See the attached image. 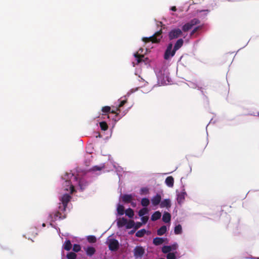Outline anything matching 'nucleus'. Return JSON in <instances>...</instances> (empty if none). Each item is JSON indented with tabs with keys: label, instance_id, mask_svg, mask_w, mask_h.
I'll list each match as a JSON object with an SVG mask.
<instances>
[{
	"label": "nucleus",
	"instance_id": "f257e3e1",
	"mask_svg": "<svg viewBox=\"0 0 259 259\" xmlns=\"http://www.w3.org/2000/svg\"><path fill=\"white\" fill-rule=\"evenodd\" d=\"M87 185L88 182L82 172L66 173L62 179L61 196H60L62 204L59 207V211H65L71 198L70 195L78 190H82Z\"/></svg>",
	"mask_w": 259,
	"mask_h": 259
},
{
	"label": "nucleus",
	"instance_id": "f03ea898",
	"mask_svg": "<svg viewBox=\"0 0 259 259\" xmlns=\"http://www.w3.org/2000/svg\"><path fill=\"white\" fill-rule=\"evenodd\" d=\"M117 224L119 228L125 227L126 229L134 228L136 230L139 228L143 224L140 222L135 223L133 220H128L122 218L117 219Z\"/></svg>",
	"mask_w": 259,
	"mask_h": 259
},
{
	"label": "nucleus",
	"instance_id": "7ed1b4c3",
	"mask_svg": "<svg viewBox=\"0 0 259 259\" xmlns=\"http://www.w3.org/2000/svg\"><path fill=\"white\" fill-rule=\"evenodd\" d=\"M178 247L177 243H174L169 246H164L162 248V251L164 253H167V259H177L178 255L177 249Z\"/></svg>",
	"mask_w": 259,
	"mask_h": 259
},
{
	"label": "nucleus",
	"instance_id": "20e7f679",
	"mask_svg": "<svg viewBox=\"0 0 259 259\" xmlns=\"http://www.w3.org/2000/svg\"><path fill=\"white\" fill-rule=\"evenodd\" d=\"M144 51V50L142 48H141L139 50V51L134 54L135 57V61L133 62V64L134 66L135 65L138 64L139 63H142V62H144L146 63V61L145 59H147V58H145L143 52Z\"/></svg>",
	"mask_w": 259,
	"mask_h": 259
},
{
	"label": "nucleus",
	"instance_id": "39448f33",
	"mask_svg": "<svg viewBox=\"0 0 259 259\" xmlns=\"http://www.w3.org/2000/svg\"><path fill=\"white\" fill-rule=\"evenodd\" d=\"M107 244L111 250L114 251L118 249L119 247L118 241L112 236H109L107 240Z\"/></svg>",
	"mask_w": 259,
	"mask_h": 259
},
{
	"label": "nucleus",
	"instance_id": "423d86ee",
	"mask_svg": "<svg viewBox=\"0 0 259 259\" xmlns=\"http://www.w3.org/2000/svg\"><path fill=\"white\" fill-rule=\"evenodd\" d=\"M161 33L160 31H158L155 33L153 36L149 37H144L143 40L146 42H157L161 38Z\"/></svg>",
	"mask_w": 259,
	"mask_h": 259
},
{
	"label": "nucleus",
	"instance_id": "0eeeda50",
	"mask_svg": "<svg viewBox=\"0 0 259 259\" xmlns=\"http://www.w3.org/2000/svg\"><path fill=\"white\" fill-rule=\"evenodd\" d=\"M176 50L174 49H172V44H169L164 54V59L166 60L170 59L174 56Z\"/></svg>",
	"mask_w": 259,
	"mask_h": 259
},
{
	"label": "nucleus",
	"instance_id": "6e6552de",
	"mask_svg": "<svg viewBox=\"0 0 259 259\" xmlns=\"http://www.w3.org/2000/svg\"><path fill=\"white\" fill-rule=\"evenodd\" d=\"M199 21L197 19H193L190 22L183 25L182 29L184 31H187L191 29L194 25L199 23Z\"/></svg>",
	"mask_w": 259,
	"mask_h": 259
},
{
	"label": "nucleus",
	"instance_id": "1a4fd4ad",
	"mask_svg": "<svg viewBox=\"0 0 259 259\" xmlns=\"http://www.w3.org/2000/svg\"><path fill=\"white\" fill-rule=\"evenodd\" d=\"M182 32L181 29L176 28L171 30L169 33V37L170 39H173L178 38L181 36Z\"/></svg>",
	"mask_w": 259,
	"mask_h": 259
},
{
	"label": "nucleus",
	"instance_id": "9d476101",
	"mask_svg": "<svg viewBox=\"0 0 259 259\" xmlns=\"http://www.w3.org/2000/svg\"><path fill=\"white\" fill-rule=\"evenodd\" d=\"M63 218H64V216H63L59 211L50 214L49 219L50 222V225L52 226V222Z\"/></svg>",
	"mask_w": 259,
	"mask_h": 259
},
{
	"label": "nucleus",
	"instance_id": "9b49d317",
	"mask_svg": "<svg viewBox=\"0 0 259 259\" xmlns=\"http://www.w3.org/2000/svg\"><path fill=\"white\" fill-rule=\"evenodd\" d=\"M186 195L187 194L184 190H183L181 192L177 191V199L178 203L181 204L184 202Z\"/></svg>",
	"mask_w": 259,
	"mask_h": 259
},
{
	"label": "nucleus",
	"instance_id": "f8f14e48",
	"mask_svg": "<svg viewBox=\"0 0 259 259\" xmlns=\"http://www.w3.org/2000/svg\"><path fill=\"white\" fill-rule=\"evenodd\" d=\"M144 253V249L140 246H137L134 249V255L136 258L141 257Z\"/></svg>",
	"mask_w": 259,
	"mask_h": 259
},
{
	"label": "nucleus",
	"instance_id": "ddd939ff",
	"mask_svg": "<svg viewBox=\"0 0 259 259\" xmlns=\"http://www.w3.org/2000/svg\"><path fill=\"white\" fill-rule=\"evenodd\" d=\"M161 199V197L159 194H156L153 196L151 199L152 205L154 206L158 205L160 203Z\"/></svg>",
	"mask_w": 259,
	"mask_h": 259
},
{
	"label": "nucleus",
	"instance_id": "4468645a",
	"mask_svg": "<svg viewBox=\"0 0 259 259\" xmlns=\"http://www.w3.org/2000/svg\"><path fill=\"white\" fill-rule=\"evenodd\" d=\"M171 206L170 200L169 199H164L162 201H160V206L161 208L165 207L168 208Z\"/></svg>",
	"mask_w": 259,
	"mask_h": 259
},
{
	"label": "nucleus",
	"instance_id": "2eb2a0df",
	"mask_svg": "<svg viewBox=\"0 0 259 259\" xmlns=\"http://www.w3.org/2000/svg\"><path fill=\"white\" fill-rule=\"evenodd\" d=\"M171 219V215L167 212H165L162 216V221L165 223H169Z\"/></svg>",
	"mask_w": 259,
	"mask_h": 259
},
{
	"label": "nucleus",
	"instance_id": "dca6fc26",
	"mask_svg": "<svg viewBox=\"0 0 259 259\" xmlns=\"http://www.w3.org/2000/svg\"><path fill=\"white\" fill-rule=\"evenodd\" d=\"M165 182L167 186L172 187L174 186V178L171 176L168 177L165 179Z\"/></svg>",
	"mask_w": 259,
	"mask_h": 259
},
{
	"label": "nucleus",
	"instance_id": "f3484780",
	"mask_svg": "<svg viewBox=\"0 0 259 259\" xmlns=\"http://www.w3.org/2000/svg\"><path fill=\"white\" fill-rule=\"evenodd\" d=\"M85 251L88 255L91 256L94 254L95 249L92 246H88L85 248Z\"/></svg>",
	"mask_w": 259,
	"mask_h": 259
},
{
	"label": "nucleus",
	"instance_id": "a211bd4d",
	"mask_svg": "<svg viewBox=\"0 0 259 259\" xmlns=\"http://www.w3.org/2000/svg\"><path fill=\"white\" fill-rule=\"evenodd\" d=\"M161 213L159 211H155L151 216V220L153 221H156L160 218Z\"/></svg>",
	"mask_w": 259,
	"mask_h": 259
},
{
	"label": "nucleus",
	"instance_id": "6ab92c4d",
	"mask_svg": "<svg viewBox=\"0 0 259 259\" xmlns=\"http://www.w3.org/2000/svg\"><path fill=\"white\" fill-rule=\"evenodd\" d=\"M183 44V40L182 39H179L177 40L176 42L175 46H174V49L176 50H178L179 49H180Z\"/></svg>",
	"mask_w": 259,
	"mask_h": 259
},
{
	"label": "nucleus",
	"instance_id": "aec40b11",
	"mask_svg": "<svg viewBox=\"0 0 259 259\" xmlns=\"http://www.w3.org/2000/svg\"><path fill=\"white\" fill-rule=\"evenodd\" d=\"M167 230V227L166 226H162L157 230V234L158 235H163Z\"/></svg>",
	"mask_w": 259,
	"mask_h": 259
},
{
	"label": "nucleus",
	"instance_id": "412c9836",
	"mask_svg": "<svg viewBox=\"0 0 259 259\" xmlns=\"http://www.w3.org/2000/svg\"><path fill=\"white\" fill-rule=\"evenodd\" d=\"M105 168V165L104 164H101L100 166H95L92 168V171L94 172L100 171Z\"/></svg>",
	"mask_w": 259,
	"mask_h": 259
},
{
	"label": "nucleus",
	"instance_id": "4be33fe9",
	"mask_svg": "<svg viewBox=\"0 0 259 259\" xmlns=\"http://www.w3.org/2000/svg\"><path fill=\"white\" fill-rule=\"evenodd\" d=\"M72 244L69 240H66L64 245L63 247L66 250H70L71 248Z\"/></svg>",
	"mask_w": 259,
	"mask_h": 259
},
{
	"label": "nucleus",
	"instance_id": "5701e85b",
	"mask_svg": "<svg viewBox=\"0 0 259 259\" xmlns=\"http://www.w3.org/2000/svg\"><path fill=\"white\" fill-rule=\"evenodd\" d=\"M117 213L118 214H119V215L123 214L124 213V207L119 204H118L117 207Z\"/></svg>",
	"mask_w": 259,
	"mask_h": 259
},
{
	"label": "nucleus",
	"instance_id": "b1692460",
	"mask_svg": "<svg viewBox=\"0 0 259 259\" xmlns=\"http://www.w3.org/2000/svg\"><path fill=\"white\" fill-rule=\"evenodd\" d=\"M164 241V239L162 238L156 237L153 240V243L156 245L161 244Z\"/></svg>",
	"mask_w": 259,
	"mask_h": 259
},
{
	"label": "nucleus",
	"instance_id": "393cba45",
	"mask_svg": "<svg viewBox=\"0 0 259 259\" xmlns=\"http://www.w3.org/2000/svg\"><path fill=\"white\" fill-rule=\"evenodd\" d=\"M141 203L143 206L146 207L149 204L150 200L147 198H144L142 199Z\"/></svg>",
	"mask_w": 259,
	"mask_h": 259
},
{
	"label": "nucleus",
	"instance_id": "a878e982",
	"mask_svg": "<svg viewBox=\"0 0 259 259\" xmlns=\"http://www.w3.org/2000/svg\"><path fill=\"white\" fill-rule=\"evenodd\" d=\"M148 213V210L146 207H144L139 211V215L143 217Z\"/></svg>",
	"mask_w": 259,
	"mask_h": 259
},
{
	"label": "nucleus",
	"instance_id": "bb28decb",
	"mask_svg": "<svg viewBox=\"0 0 259 259\" xmlns=\"http://www.w3.org/2000/svg\"><path fill=\"white\" fill-rule=\"evenodd\" d=\"M122 199L125 202H128L132 199V197L131 195H124L122 196Z\"/></svg>",
	"mask_w": 259,
	"mask_h": 259
},
{
	"label": "nucleus",
	"instance_id": "cd10ccee",
	"mask_svg": "<svg viewBox=\"0 0 259 259\" xmlns=\"http://www.w3.org/2000/svg\"><path fill=\"white\" fill-rule=\"evenodd\" d=\"M113 167L116 169L118 175H120L122 172V168L118 165H117L115 163H112Z\"/></svg>",
	"mask_w": 259,
	"mask_h": 259
},
{
	"label": "nucleus",
	"instance_id": "c85d7f7f",
	"mask_svg": "<svg viewBox=\"0 0 259 259\" xmlns=\"http://www.w3.org/2000/svg\"><path fill=\"white\" fill-rule=\"evenodd\" d=\"M125 213L127 216H128L130 218H132L134 215L133 210L131 208L126 209L125 211Z\"/></svg>",
	"mask_w": 259,
	"mask_h": 259
},
{
	"label": "nucleus",
	"instance_id": "c756f323",
	"mask_svg": "<svg viewBox=\"0 0 259 259\" xmlns=\"http://www.w3.org/2000/svg\"><path fill=\"white\" fill-rule=\"evenodd\" d=\"M182 231V226L180 225H178L175 227L174 232L176 234H181Z\"/></svg>",
	"mask_w": 259,
	"mask_h": 259
},
{
	"label": "nucleus",
	"instance_id": "7c9ffc66",
	"mask_svg": "<svg viewBox=\"0 0 259 259\" xmlns=\"http://www.w3.org/2000/svg\"><path fill=\"white\" fill-rule=\"evenodd\" d=\"M146 233V231L145 229H142L138 231L136 233V236L139 237H141L144 235V234Z\"/></svg>",
	"mask_w": 259,
	"mask_h": 259
},
{
	"label": "nucleus",
	"instance_id": "2f4dec72",
	"mask_svg": "<svg viewBox=\"0 0 259 259\" xmlns=\"http://www.w3.org/2000/svg\"><path fill=\"white\" fill-rule=\"evenodd\" d=\"M76 255L74 252H69L67 255V259H75Z\"/></svg>",
	"mask_w": 259,
	"mask_h": 259
},
{
	"label": "nucleus",
	"instance_id": "473e14b6",
	"mask_svg": "<svg viewBox=\"0 0 259 259\" xmlns=\"http://www.w3.org/2000/svg\"><path fill=\"white\" fill-rule=\"evenodd\" d=\"M100 125L102 130L106 131L107 130L108 125L105 122H101L100 123Z\"/></svg>",
	"mask_w": 259,
	"mask_h": 259
},
{
	"label": "nucleus",
	"instance_id": "72a5a7b5",
	"mask_svg": "<svg viewBox=\"0 0 259 259\" xmlns=\"http://www.w3.org/2000/svg\"><path fill=\"white\" fill-rule=\"evenodd\" d=\"M124 98V99L121 100L120 103L117 108V111H119V108L122 107L126 102V96H125Z\"/></svg>",
	"mask_w": 259,
	"mask_h": 259
},
{
	"label": "nucleus",
	"instance_id": "f704fd0d",
	"mask_svg": "<svg viewBox=\"0 0 259 259\" xmlns=\"http://www.w3.org/2000/svg\"><path fill=\"white\" fill-rule=\"evenodd\" d=\"M140 217L141 218V219L142 221V223L143 224H146L149 219V217L147 215H144L143 217Z\"/></svg>",
	"mask_w": 259,
	"mask_h": 259
},
{
	"label": "nucleus",
	"instance_id": "c9c22d12",
	"mask_svg": "<svg viewBox=\"0 0 259 259\" xmlns=\"http://www.w3.org/2000/svg\"><path fill=\"white\" fill-rule=\"evenodd\" d=\"M88 240L89 242L94 243V242H96V238L94 236H89L88 237Z\"/></svg>",
	"mask_w": 259,
	"mask_h": 259
},
{
	"label": "nucleus",
	"instance_id": "e433bc0d",
	"mask_svg": "<svg viewBox=\"0 0 259 259\" xmlns=\"http://www.w3.org/2000/svg\"><path fill=\"white\" fill-rule=\"evenodd\" d=\"M80 246L78 244H74L73 247V250L75 252H78L80 250Z\"/></svg>",
	"mask_w": 259,
	"mask_h": 259
},
{
	"label": "nucleus",
	"instance_id": "4c0bfd02",
	"mask_svg": "<svg viewBox=\"0 0 259 259\" xmlns=\"http://www.w3.org/2000/svg\"><path fill=\"white\" fill-rule=\"evenodd\" d=\"M110 110V107L109 106H105L102 108V111L104 113H107Z\"/></svg>",
	"mask_w": 259,
	"mask_h": 259
},
{
	"label": "nucleus",
	"instance_id": "58836bf2",
	"mask_svg": "<svg viewBox=\"0 0 259 259\" xmlns=\"http://www.w3.org/2000/svg\"><path fill=\"white\" fill-rule=\"evenodd\" d=\"M201 28V26H197L196 27H195L193 30L191 32V36L194 33H195L198 30H199V29H200Z\"/></svg>",
	"mask_w": 259,
	"mask_h": 259
},
{
	"label": "nucleus",
	"instance_id": "ea45409f",
	"mask_svg": "<svg viewBox=\"0 0 259 259\" xmlns=\"http://www.w3.org/2000/svg\"><path fill=\"white\" fill-rule=\"evenodd\" d=\"M166 80H167V82H166L165 80H164L163 82L162 83L163 84H168L169 83H170V80H169V78L167 76H166Z\"/></svg>",
	"mask_w": 259,
	"mask_h": 259
},
{
	"label": "nucleus",
	"instance_id": "a19ab883",
	"mask_svg": "<svg viewBox=\"0 0 259 259\" xmlns=\"http://www.w3.org/2000/svg\"><path fill=\"white\" fill-rule=\"evenodd\" d=\"M148 189L146 188H142L141 189V192L142 193L146 194L148 192Z\"/></svg>",
	"mask_w": 259,
	"mask_h": 259
},
{
	"label": "nucleus",
	"instance_id": "79ce46f5",
	"mask_svg": "<svg viewBox=\"0 0 259 259\" xmlns=\"http://www.w3.org/2000/svg\"><path fill=\"white\" fill-rule=\"evenodd\" d=\"M134 91H134L133 90H131V91H130V92H129L127 94V95H126V96H130V95L131 93H133Z\"/></svg>",
	"mask_w": 259,
	"mask_h": 259
},
{
	"label": "nucleus",
	"instance_id": "37998d69",
	"mask_svg": "<svg viewBox=\"0 0 259 259\" xmlns=\"http://www.w3.org/2000/svg\"><path fill=\"white\" fill-rule=\"evenodd\" d=\"M170 9L173 11H176L177 10L176 7L175 6L172 7Z\"/></svg>",
	"mask_w": 259,
	"mask_h": 259
},
{
	"label": "nucleus",
	"instance_id": "c03bdc74",
	"mask_svg": "<svg viewBox=\"0 0 259 259\" xmlns=\"http://www.w3.org/2000/svg\"><path fill=\"white\" fill-rule=\"evenodd\" d=\"M201 12H203L204 13L205 15H206L208 13V11L207 10H203V11H201Z\"/></svg>",
	"mask_w": 259,
	"mask_h": 259
},
{
	"label": "nucleus",
	"instance_id": "a18cd8bd",
	"mask_svg": "<svg viewBox=\"0 0 259 259\" xmlns=\"http://www.w3.org/2000/svg\"><path fill=\"white\" fill-rule=\"evenodd\" d=\"M111 112H112V113H116V111H114V110H112V111H111Z\"/></svg>",
	"mask_w": 259,
	"mask_h": 259
},
{
	"label": "nucleus",
	"instance_id": "49530a36",
	"mask_svg": "<svg viewBox=\"0 0 259 259\" xmlns=\"http://www.w3.org/2000/svg\"><path fill=\"white\" fill-rule=\"evenodd\" d=\"M42 227H45V223H43L42 225Z\"/></svg>",
	"mask_w": 259,
	"mask_h": 259
},
{
	"label": "nucleus",
	"instance_id": "de8ad7c7",
	"mask_svg": "<svg viewBox=\"0 0 259 259\" xmlns=\"http://www.w3.org/2000/svg\"><path fill=\"white\" fill-rule=\"evenodd\" d=\"M257 259H259V258H258Z\"/></svg>",
	"mask_w": 259,
	"mask_h": 259
}]
</instances>
